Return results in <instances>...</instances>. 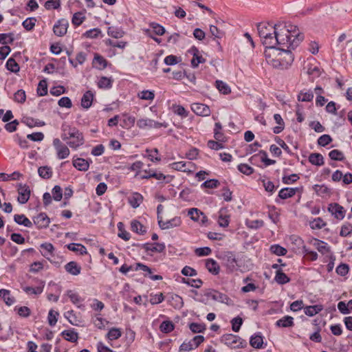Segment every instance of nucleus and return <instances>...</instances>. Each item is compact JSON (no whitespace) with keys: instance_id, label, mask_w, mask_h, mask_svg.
<instances>
[{"instance_id":"f257e3e1","label":"nucleus","mask_w":352,"mask_h":352,"mask_svg":"<svg viewBox=\"0 0 352 352\" xmlns=\"http://www.w3.org/2000/svg\"><path fill=\"white\" fill-rule=\"evenodd\" d=\"M276 47L295 49L304 39V35L300 32L296 25L290 23L278 22L277 23Z\"/></svg>"},{"instance_id":"f03ea898","label":"nucleus","mask_w":352,"mask_h":352,"mask_svg":"<svg viewBox=\"0 0 352 352\" xmlns=\"http://www.w3.org/2000/svg\"><path fill=\"white\" fill-rule=\"evenodd\" d=\"M220 341L231 349H243L247 346V342L237 335L227 333L223 334Z\"/></svg>"},{"instance_id":"7ed1b4c3","label":"nucleus","mask_w":352,"mask_h":352,"mask_svg":"<svg viewBox=\"0 0 352 352\" xmlns=\"http://www.w3.org/2000/svg\"><path fill=\"white\" fill-rule=\"evenodd\" d=\"M68 128V135L69 140L67 142V145L72 148L76 149L84 144V138L82 133L76 127H72L67 125Z\"/></svg>"},{"instance_id":"20e7f679","label":"nucleus","mask_w":352,"mask_h":352,"mask_svg":"<svg viewBox=\"0 0 352 352\" xmlns=\"http://www.w3.org/2000/svg\"><path fill=\"white\" fill-rule=\"evenodd\" d=\"M221 258L227 272L229 273L237 271L241 267L239 264V259L233 252L228 251L224 252Z\"/></svg>"},{"instance_id":"39448f33","label":"nucleus","mask_w":352,"mask_h":352,"mask_svg":"<svg viewBox=\"0 0 352 352\" xmlns=\"http://www.w3.org/2000/svg\"><path fill=\"white\" fill-rule=\"evenodd\" d=\"M292 48H275L272 52L274 55L277 54L282 61V69H287L294 61V55L292 53Z\"/></svg>"},{"instance_id":"423d86ee","label":"nucleus","mask_w":352,"mask_h":352,"mask_svg":"<svg viewBox=\"0 0 352 352\" xmlns=\"http://www.w3.org/2000/svg\"><path fill=\"white\" fill-rule=\"evenodd\" d=\"M53 146L56 151V157L58 160H64L69 157L70 151L69 148L62 143L58 138H54Z\"/></svg>"},{"instance_id":"0eeeda50","label":"nucleus","mask_w":352,"mask_h":352,"mask_svg":"<svg viewBox=\"0 0 352 352\" xmlns=\"http://www.w3.org/2000/svg\"><path fill=\"white\" fill-rule=\"evenodd\" d=\"M182 223L181 217H175L171 219L163 221L162 217H159L158 225L162 230H168L179 227Z\"/></svg>"},{"instance_id":"6e6552de","label":"nucleus","mask_w":352,"mask_h":352,"mask_svg":"<svg viewBox=\"0 0 352 352\" xmlns=\"http://www.w3.org/2000/svg\"><path fill=\"white\" fill-rule=\"evenodd\" d=\"M277 30L274 29V33H267L265 37L261 38L263 45L265 47V50L272 51L276 48V36Z\"/></svg>"},{"instance_id":"1a4fd4ad","label":"nucleus","mask_w":352,"mask_h":352,"mask_svg":"<svg viewBox=\"0 0 352 352\" xmlns=\"http://www.w3.org/2000/svg\"><path fill=\"white\" fill-rule=\"evenodd\" d=\"M68 297L70 301L77 307L80 308L82 305V302L85 300V298H82L79 294L74 290L69 289L66 292V293L63 295V302H66L67 299L65 297Z\"/></svg>"},{"instance_id":"9d476101","label":"nucleus","mask_w":352,"mask_h":352,"mask_svg":"<svg viewBox=\"0 0 352 352\" xmlns=\"http://www.w3.org/2000/svg\"><path fill=\"white\" fill-rule=\"evenodd\" d=\"M69 22L65 19H59L53 27V31L55 35L58 36H63L67 31Z\"/></svg>"},{"instance_id":"9b49d317","label":"nucleus","mask_w":352,"mask_h":352,"mask_svg":"<svg viewBox=\"0 0 352 352\" xmlns=\"http://www.w3.org/2000/svg\"><path fill=\"white\" fill-rule=\"evenodd\" d=\"M18 187V192H19V197H18V201L21 204H24L28 202V201L30 199V190L28 186L26 184H19L17 185Z\"/></svg>"},{"instance_id":"f8f14e48","label":"nucleus","mask_w":352,"mask_h":352,"mask_svg":"<svg viewBox=\"0 0 352 352\" xmlns=\"http://www.w3.org/2000/svg\"><path fill=\"white\" fill-rule=\"evenodd\" d=\"M278 28L277 23L270 24L269 23H259L257 25L258 34L260 38L265 37L267 33H274V29Z\"/></svg>"},{"instance_id":"ddd939ff","label":"nucleus","mask_w":352,"mask_h":352,"mask_svg":"<svg viewBox=\"0 0 352 352\" xmlns=\"http://www.w3.org/2000/svg\"><path fill=\"white\" fill-rule=\"evenodd\" d=\"M191 110L199 116H209L210 115V107L203 103H192L191 104Z\"/></svg>"},{"instance_id":"4468645a","label":"nucleus","mask_w":352,"mask_h":352,"mask_svg":"<svg viewBox=\"0 0 352 352\" xmlns=\"http://www.w3.org/2000/svg\"><path fill=\"white\" fill-rule=\"evenodd\" d=\"M328 210L338 220H342L344 218L346 211L342 206L337 203L330 204Z\"/></svg>"},{"instance_id":"2eb2a0df","label":"nucleus","mask_w":352,"mask_h":352,"mask_svg":"<svg viewBox=\"0 0 352 352\" xmlns=\"http://www.w3.org/2000/svg\"><path fill=\"white\" fill-rule=\"evenodd\" d=\"M141 247L148 254L149 252L161 253L163 252L166 249V245L164 243H146L142 244Z\"/></svg>"},{"instance_id":"dca6fc26","label":"nucleus","mask_w":352,"mask_h":352,"mask_svg":"<svg viewBox=\"0 0 352 352\" xmlns=\"http://www.w3.org/2000/svg\"><path fill=\"white\" fill-rule=\"evenodd\" d=\"M265 56L267 63L271 65L273 67L277 69H282V61L280 60V58L277 54L274 55L272 51L265 50L264 52Z\"/></svg>"},{"instance_id":"f3484780","label":"nucleus","mask_w":352,"mask_h":352,"mask_svg":"<svg viewBox=\"0 0 352 352\" xmlns=\"http://www.w3.org/2000/svg\"><path fill=\"white\" fill-rule=\"evenodd\" d=\"M189 53L193 56L191 60V65L193 68H196L199 64L206 62V59L200 54L199 50L196 47H192L189 50Z\"/></svg>"},{"instance_id":"a211bd4d","label":"nucleus","mask_w":352,"mask_h":352,"mask_svg":"<svg viewBox=\"0 0 352 352\" xmlns=\"http://www.w3.org/2000/svg\"><path fill=\"white\" fill-rule=\"evenodd\" d=\"M33 221L37 228L40 229L47 228L50 223V218L44 212H41L37 216L34 217Z\"/></svg>"},{"instance_id":"6ab92c4d","label":"nucleus","mask_w":352,"mask_h":352,"mask_svg":"<svg viewBox=\"0 0 352 352\" xmlns=\"http://www.w3.org/2000/svg\"><path fill=\"white\" fill-rule=\"evenodd\" d=\"M134 270H142L143 272H147L148 274H145L144 276H148L153 280H160L162 279V276L161 275H152V270L147 265L141 263H136Z\"/></svg>"},{"instance_id":"aec40b11","label":"nucleus","mask_w":352,"mask_h":352,"mask_svg":"<svg viewBox=\"0 0 352 352\" xmlns=\"http://www.w3.org/2000/svg\"><path fill=\"white\" fill-rule=\"evenodd\" d=\"M263 338L261 332L256 333L250 337V344L254 349H263Z\"/></svg>"},{"instance_id":"412c9836","label":"nucleus","mask_w":352,"mask_h":352,"mask_svg":"<svg viewBox=\"0 0 352 352\" xmlns=\"http://www.w3.org/2000/svg\"><path fill=\"white\" fill-rule=\"evenodd\" d=\"M41 254L50 260V256H54V247L51 243H43L40 245Z\"/></svg>"},{"instance_id":"4be33fe9","label":"nucleus","mask_w":352,"mask_h":352,"mask_svg":"<svg viewBox=\"0 0 352 352\" xmlns=\"http://www.w3.org/2000/svg\"><path fill=\"white\" fill-rule=\"evenodd\" d=\"M91 160H86L83 158H77L73 160V166L80 171H87L89 168Z\"/></svg>"},{"instance_id":"5701e85b","label":"nucleus","mask_w":352,"mask_h":352,"mask_svg":"<svg viewBox=\"0 0 352 352\" xmlns=\"http://www.w3.org/2000/svg\"><path fill=\"white\" fill-rule=\"evenodd\" d=\"M94 98V93L90 90L87 91L83 94V96L81 98V106L84 109H89L92 104Z\"/></svg>"},{"instance_id":"b1692460","label":"nucleus","mask_w":352,"mask_h":352,"mask_svg":"<svg viewBox=\"0 0 352 352\" xmlns=\"http://www.w3.org/2000/svg\"><path fill=\"white\" fill-rule=\"evenodd\" d=\"M275 325L277 327H292L294 326V318L290 316H285L284 317L278 320L276 322Z\"/></svg>"},{"instance_id":"393cba45","label":"nucleus","mask_w":352,"mask_h":352,"mask_svg":"<svg viewBox=\"0 0 352 352\" xmlns=\"http://www.w3.org/2000/svg\"><path fill=\"white\" fill-rule=\"evenodd\" d=\"M65 269L69 274L77 276L80 274L81 267L75 261H70L65 265Z\"/></svg>"},{"instance_id":"a878e982","label":"nucleus","mask_w":352,"mask_h":352,"mask_svg":"<svg viewBox=\"0 0 352 352\" xmlns=\"http://www.w3.org/2000/svg\"><path fill=\"white\" fill-rule=\"evenodd\" d=\"M93 65L96 69L102 70L106 68L107 60L101 55L96 54L93 60Z\"/></svg>"},{"instance_id":"bb28decb","label":"nucleus","mask_w":352,"mask_h":352,"mask_svg":"<svg viewBox=\"0 0 352 352\" xmlns=\"http://www.w3.org/2000/svg\"><path fill=\"white\" fill-rule=\"evenodd\" d=\"M313 245L322 254L330 252V247L323 241L314 239Z\"/></svg>"},{"instance_id":"cd10ccee","label":"nucleus","mask_w":352,"mask_h":352,"mask_svg":"<svg viewBox=\"0 0 352 352\" xmlns=\"http://www.w3.org/2000/svg\"><path fill=\"white\" fill-rule=\"evenodd\" d=\"M297 188H283L278 192V198L286 199L292 197L297 192Z\"/></svg>"},{"instance_id":"c85d7f7f","label":"nucleus","mask_w":352,"mask_h":352,"mask_svg":"<svg viewBox=\"0 0 352 352\" xmlns=\"http://www.w3.org/2000/svg\"><path fill=\"white\" fill-rule=\"evenodd\" d=\"M143 196L139 192H133L129 197V203L133 208H137L140 206V204L143 201Z\"/></svg>"},{"instance_id":"c756f323","label":"nucleus","mask_w":352,"mask_h":352,"mask_svg":"<svg viewBox=\"0 0 352 352\" xmlns=\"http://www.w3.org/2000/svg\"><path fill=\"white\" fill-rule=\"evenodd\" d=\"M206 267L212 274L217 275L219 273V265L217 262L212 258H208L206 261Z\"/></svg>"},{"instance_id":"7c9ffc66","label":"nucleus","mask_w":352,"mask_h":352,"mask_svg":"<svg viewBox=\"0 0 352 352\" xmlns=\"http://www.w3.org/2000/svg\"><path fill=\"white\" fill-rule=\"evenodd\" d=\"M323 309L322 305H310L304 308V312L307 316L311 317L323 310Z\"/></svg>"},{"instance_id":"2f4dec72","label":"nucleus","mask_w":352,"mask_h":352,"mask_svg":"<svg viewBox=\"0 0 352 352\" xmlns=\"http://www.w3.org/2000/svg\"><path fill=\"white\" fill-rule=\"evenodd\" d=\"M0 298H3L5 303L10 306L15 302V299L10 294V291L5 289H0Z\"/></svg>"},{"instance_id":"473e14b6","label":"nucleus","mask_w":352,"mask_h":352,"mask_svg":"<svg viewBox=\"0 0 352 352\" xmlns=\"http://www.w3.org/2000/svg\"><path fill=\"white\" fill-rule=\"evenodd\" d=\"M309 162L318 166H320L324 164V158L320 153H312L309 156Z\"/></svg>"},{"instance_id":"72a5a7b5","label":"nucleus","mask_w":352,"mask_h":352,"mask_svg":"<svg viewBox=\"0 0 352 352\" xmlns=\"http://www.w3.org/2000/svg\"><path fill=\"white\" fill-rule=\"evenodd\" d=\"M113 79L112 77H101L98 82V87L100 89H109L112 87Z\"/></svg>"},{"instance_id":"f704fd0d","label":"nucleus","mask_w":352,"mask_h":352,"mask_svg":"<svg viewBox=\"0 0 352 352\" xmlns=\"http://www.w3.org/2000/svg\"><path fill=\"white\" fill-rule=\"evenodd\" d=\"M67 248L70 251L78 252L80 255L87 254L86 248L80 243H72L67 245Z\"/></svg>"},{"instance_id":"c9c22d12","label":"nucleus","mask_w":352,"mask_h":352,"mask_svg":"<svg viewBox=\"0 0 352 352\" xmlns=\"http://www.w3.org/2000/svg\"><path fill=\"white\" fill-rule=\"evenodd\" d=\"M274 119L275 122L278 124V126L273 128V132L275 134H278L284 130L285 122H284L281 116L278 113H275L274 115Z\"/></svg>"},{"instance_id":"e433bc0d","label":"nucleus","mask_w":352,"mask_h":352,"mask_svg":"<svg viewBox=\"0 0 352 352\" xmlns=\"http://www.w3.org/2000/svg\"><path fill=\"white\" fill-rule=\"evenodd\" d=\"M14 221L19 225H23L27 228H31L32 223L24 214H15L14 216Z\"/></svg>"},{"instance_id":"4c0bfd02","label":"nucleus","mask_w":352,"mask_h":352,"mask_svg":"<svg viewBox=\"0 0 352 352\" xmlns=\"http://www.w3.org/2000/svg\"><path fill=\"white\" fill-rule=\"evenodd\" d=\"M274 280L280 285H284L290 281V278L283 272L282 270H276Z\"/></svg>"},{"instance_id":"58836bf2","label":"nucleus","mask_w":352,"mask_h":352,"mask_svg":"<svg viewBox=\"0 0 352 352\" xmlns=\"http://www.w3.org/2000/svg\"><path fill=\"white\" fill-rule=\"evenodd\" d=\"M131 230L139 234H144L146 232L144 226L138 221L133 220L131 223Z\"/></svg>"},{"instance_id":"ea45409f","label":"nucleus","mask_w":352,"mask_h":352,"mask_svg":"<svg viewBox=\"0 0 352 352\" xmlns=\"http://www.w3.org/2000/svg\"><path fill=\"white\" fill-rule=\"evenodd\" d=\"M63 338L71 342H76L78 339V334L74 330H65L61 333Z\"/></svg>"},{"instance_id":"a19ab883","label":"nucleus","mask_w":352,"mask_h":352,"mask_svg":"<svg viewBox=\"0 0 352 352\" xmlns=\"http://www.w3.org/2000/svg\"><path fill=\"white\" fill-rule=\"evenodd\" d=\"M38 173L41 178L47 179L52 177L53 172L51 167L45 166L38 168Z\"/></svg>"},{"instance_id":"79ce46f5","label":"nucleus","mask_w":352,"mask_h":352,"mask_svg":"<svg viewBox=\"0 0 352 352\" xmlns=\"http://www.w3.org/2000/svg\"><path fill=\"white\" fill-rule=\"evenodd\" d=\"M122 336L121 329L116 327H112L109 329L107 334V338L109 340H115L120 338Z\"/></svg>"},{"instance_id":"37998d69","label":"nucleus","mask_w":352,"mask_h":352,"mask_svg":"<svg viewBox=\"0 0 352 352\" xmlns=\"http://www.w3.org/2000/svg\"><path fill=\"white\" fill-rule=\"evenodd\" d=\"M189 329L194 333H204L206 329V326L204 323L191 322L189 324Z\"/></svg>"},{"instance_id":"c03bdc74","label":"nucleus","mask_w":352,"mask_h":352,"mask_svg":"<svg viewBox=\"0 0 352 352\" xmlns=\"http://www.w3.org/2000/svg\"><path fill=\"white\" fill-rule=\"evenodd\" d=\"M175 325L170 320L163 321L160 326V331L164 333H168L173 331Z\"/></svg>"},{"instance_id":"a18cd8bd","label":"nucleus","mask_w":352,"mask_h":352,"mask_svg":"<svg viewBox=\"0 0 352 352\" xmlns=\"http://www.w3.org/2000/svg\"><path fill=\"white\" fill-rule=\"evenodd\" d=\"M36 92L38 96H44L47 94V82L46 79L41 80L37 87Z\"/></svg>"},{"instance_id":"49530a36","label":"nucleus","mask_w":352,"mask_h":352,"mask_svg":"<svg viewBox=\"0 0 352 352\" xmlns=\"http://www.w3.org/2000/svg\"><path fill=\"white\" fill-rule=\"evenodd\" d=\"M314 98V94L311 90L309 91H301L298 95V100L302 102H310Z\"/></svg>"},{"instance_id":"de8ad7c7","label":"nucleus","mask_w":352,"mask_h":352,"mask_svg":"<svg viewBox=\"0 0 352 352\" xmlns=\"http://www.w3.org/2000/svg\"><path fill=\"white\" fill-rule=\"evenodd\" d=\"M64 316L68 320L70 324L76 326L78 325L80 320L73 310L66 311L64 314Z\"/></svg>"},{"instance_id":"09e8293b","label":"nucleus","mask_w":352,"mask_h":352,"mask_svg":"<svg viewBox=\"0 0 352 352\" xmlns=\"http://www.w3.org/2000/svg\"><path fill=\"white\" fill-rule=\"evenodd\" d=\"M215 292L216 290L214 289H208L204 292V295H201L200 298H197V300L199 302L207 304L208 302L209 298L213 300V296H214Z\"/></svg>"},{"instance_id":"8fccbe9b","label":"nucleus","mask_w":352,"mask_h":352,"mask_svg":"<svg viewBox=\"0 0 352 352\" xmlns=\"http://www.w3.org/2000/svg\"><path fill=\"white\" fill-rule=\"evenodd\" d=\"M6 67L8 70H9L12 72H14V73L18 72L20 69L19 65L16 62V60L12 58H10L7 60Z\"/></svg>"},{"instance_id":"3c124183","label":"nucleus","mask_w":352,"mask_h":352,"mask_svg":"<svg viewBox=\"0 0 352 352\" xmlns=\"http://www.w3.org/2000/svg\"><path fill=\"white\" fill-rule=\"evenodd\" d=\"M216 87L217 89L223 94H228L231 92L230 87L228 85L224 82L222 80H217L216 81Z\"/></svg>"},{"instance_id":"603ef678","label":"nucleus","mask_w":352,"mask_h":352,"mask_svg":"<svg viewBox=\"0 0 352 352\" xmlns=\"http://www.w3.org/2000/svg\"><path fill=\"white\" fill-rule=\"evenodd\" d=\"M182 282L195 288H199L203 284V281L199 278L191 279L183 278Z\"/></svg>"},{"instance_id":"864d4df0","label":"nucleus","mask_w":352,"mask_h":352,"mask_svg":"<svg viewBox=\"0 0 352 352\" xmlns=\"http://www.w3.org/2000/svg\"><path fill=\"white\" fill-rule=\"evenodd\" d=\"M44 285L36 287H32L30 286L23 287V291L28 295H38L43 292Z\"/></svg>"},{"instance_id":"5fc2aeb1","label":"nucleus","mask_w":352,"mask_h":352,"mask_svg":"<svg viewBox=\"0 0 352 352\" xmlns=\"http://www.w3.org/2000/svg\"><path fill=\"white\" fill-rule=\"evenodd\" d=\"M329 157L332 160L340 162L343 161L345 159L344 153L342 151L337 149L331 151L329 153Z\"/></svg>"},{"instance_id":"6e6d98bb","label":"nucleus","mask_w":352,"mask_h":352,"mask_svg":"<svg viewBox=\"0 0 352 352\" xmlns=\"http://www.w3.org/2000/svg\"><path fill=\"white\" fill-rule=\"evenodd\" d=\"M14 41V34L13 33H2L0 34V43L3 45H6L8 43L12 44Z\"/></svg>"},{"instance_id":"4d7b16f0","label":"nucleus","mask_w":352,"mask_h":352,"mask_svg":"<svg viewBox=\"0 0 352 352\" xmlns=\"http://www.w3.org/2000/svg\"><path fill=\"white\" fill-rule=\"evenodd\" d=\"M139 98L145 100H153L155 98V93L153 91L144 90L138 94Z\"/></svg>"},{"instance_id":"13d9d810","label":"nucleus","mask_w":352,"mask_h":352,"mask_svg":"<svg viewBox=\"0 0 352 352\" xmlns=\"http://www.w3.org/2000/svg\"><path fill=\"white\" fill-rule=\"evenodd\" d=\"M85 19V16L82 12H78L74 14L72 19V23L76 26L80 25Z\"/></svg>"},{"instance_id":"bf43d9fd","label":"nucleus","mask_w":352,"mask_h":352,"mask_svg":"<svg viewBox=\"0 0 352 352\" xmlns=\"http://www.w3.org/2000/svg\"><path fill=\"white\" fill-rule=\"evenodd\" d=\"M271 252L277 256H284L287 254V250L278 244L272 245L270 247Z\"/></svg>"},{"instance_id":"052dcab7","label":"nucleus","mask_w":352,"mask_h":352,"mask_svg":"<svg viewBox=\"0 0 352 352\" xmlns=\"http://www.w3.org/2000/svg\"><path fill=\"white\" fill-rule=\"evenodd\" d=\"M201 214H203V212L196 208H190L188 212V215L194 221H199Z\"/></svg>"},{"instance_id":"680f3d73","label":"nucleus","mask_w":352,"mask_h":352,"mask_svg":"<svg viewBox=\"0 0 352 352\" xmlns=\"http://www.w3.org/2000/svg\"><path fill=\"white\" fill-rule=\"evenodd\" d=\"M59 316L58 312L54 311L53 309H50L48 313L47 320L48 323L51 327H54L56 325L58 316Z\"/></svg>"},{"instance_id":"e2e57ef3","label":"nucleus","mask_w":352,"mask_h":352,"mask_svg":"<svg viewBox=\"0 0 352 352\" xmlns=\"http://www.w3.org/2000/svg\"><path fill=\"white\" fill-rule=\"evenodd\" d=\"M107 34L113 38H118L122 37L124 32L121 30L112 26L108 28Z\"/></svg>"},{"instance_id":"0e129e2a","label":"nucleus","mask_w":352,"mask_h":352,"mask_svg":"<svg viewBox=\"0 0 352 352\" xmlns=\"http://www.w3.org/2000/svg\"><path fill=\"white\" fill-rule=\"evenodd\" d=\"M36 21L35 17H30L23 21L22 25L26 30L30 31L34 29Z\"/></svg>"},{"instance_id":"69168bd1","label":"nucleus","mask_w":352,"mask_h":352,"mask_svg":"<svg viewBox=\"0 0 352 352\" xmlns=\"http://www.w3.org/2000/svg\"><path fill=\"white\" fill-rule=\"evenodd\" d=\"M307 73L312 79V80H314V78H318L320 76V69L318 67H313L311 65L308 67Z\"/></svg>"},{"instance_id":"338daca9","label":"nucleus","mask_w":352,"mask_h":352,"mask_svg":"<svg viewBox=\"0 0 352 352\" xmlns=\"http://www.w3.org/2000/svg\"><path fill=\"white\" fill-rule=\"evenodd\" d=\"M171 305L175 309H181L184 305L183 299L179 295H174L171 297Z\"/></svg>"},{"instance_id":"774afa93","label":"nucleus","mask_w":352,"mask_h":352,"mask_svg":"<svg viewBox=\"0 0 352 352\" xmlns=\"http://www.w3.org/2000/svg\"><path fill=\"white\" fill-rule=\"evenodd\" d=\"M351 232H352V224L349 222H346L341 227L340 235L341 236H347L349 234H351Z\"/></svg>"}]
</instances>
